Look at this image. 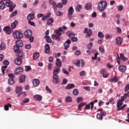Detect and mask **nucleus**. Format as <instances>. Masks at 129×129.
I'll return each instance as SVG.
<instances>
[{"label": "nucleus", "instance_id": "nucleus-3", "mask_svg": "<svg viewBox=\"0 0 129 129\" xmlns=\"http://www.w3.org/2000/svg\"><path fill=\"white\" fill-rule=\"evenodd\" d=\"M13 35L15 39H21L23 36V33L19 31H14Z\"/></svg>", "mask_w": 129, "mask_h": 129}, {"label": "nucleus", "instance_id": "nucleus-40", "mask_svg": "<svg viewBox=\"0 0 129 129\" xmlns=\"http://www.w3.org/2000/svg\"><path fill=\"white\" fill-rule=\"evenodd\" d=\"M129 97V91L127 92V93L124 94L123 96H122V98H123V100H124V99H126V97Z\"/></svg>", "mask_w": 129, "mask_h": 129}, {"label": "nucleus", "instance_id": "nucleus-60", "mask_svg": "<svg viewBox=\"0 0 129 129\" xmlns=\"http://www.w3.org/2000/svg\"><path fill=\"white\" fill-rule=\"evenodd\" d=\"M88 48L91 49L92 48V46H93V42H90V43L88 44Z\"/></svg>", "mask_w": 129, "mask_h": 129}, {"label": "nucleus", "instance_id": "nucleus-59", "mask_svg": "<svg viewBox=\"0 0 129 129\" xmlns=\"http://www.w3.org/2000/svg\"><path fill=\"white\" fill-rule=\"evenodd\" d=\"M52 5L53 7V9L54 10H56V8H57V3H56V2H54L53 3H52Z\"/></svg>", "mask_w": 129, "mask_h": 129}, {"label": "nucleus", "instance_id": "nucleus-17", "mask_svg": "<svg viewBox=\"0 0 129 129\" xmlns=\"http://www.w3.org/2000/svg\"><path fill=\"white\" fill-rule=\"evenodd\" d=\"M27 19L29 20V21H31V20H34L35 19V14L30 13L27 16Z\"/></svg>", "mask_w": 129, "mask_h": 129}, {"label": "nucleus", "instance_id": "nucleus-33", "mask_svg": "<svg viewBox=\"0 0 129 129\" xmlns=\"http://www.w3.org/2000/svg\"><path fill=\"white\" fill-rule=\"evenodd\" d=\"M14 49V51H15V52H16V53H17L19 51H21V50H20V46H19V45H15Z\"/></svg>", "mask_w": 129, "mask_h": 129}, {"label": "nucleus", "instance_id": "nucleus-16", "mask_svg": "<svg viewBox=\"0 0 129 129\" xmlns=\"http://www.w3.org/2000/svg\"><path fill=\"white\" fill-rule=\"evenodd\" d=\"M61 33H64V30H63V28L62 27H60L56 31V34H57L58 36H61Z\"/></svg>", "mask_w": 129, "mask_h": 129}, {"label": "nucleus", "instance_id": "nucleus-20", "mask_svg": "<svg viewBox=\"0 0 129 129\" xmlns=\"http://www.w3.org/2000/svg\"><path fill=\"white\" fill-rule=\"evenodd\" d=\"M45 50L44 52L46 54H48L50 52V45L49 44H45Z\"/></svg>", "mask_w": 129, "mask_h": 129}, {"label": "nucleus", "instance_id": "nucleus-62", "mask_svg": "<svg viewBox=\"0 0 129 129\" xmlns=\"http://www.w3.org/2000/svg\"><path fill=\"white\" fill-rule=\"evenodd\" d=\"M128 89H129V84H127L125 87L124 91L127 92L128 91Z\"/></svg>", "mask_w": 129, "mask_h": 129}, {"label": "nucleus", "instance_id": "nucleus-1", "mask_svg": "<svg viewBox=\"0 0 129 129\" xmlns=\"http://www.w3.org/2000/svg\"><path fill=\"white\" fill-rule=\"evenodd\" d=\"M107 7V3L105 1H100L98 4V8L100 12L104 11Z\"/></svg>", "mask_w": 129, "mask_h": 129}, {"label": "nucleus", "instance_id": "nucleus-34", "mask_svg": "<svg viewBox=\"0 0 129 129\" xmlns=\"http://www.w3.org/2000/svg\"><path fill=\"white\" fill-rule=\"evenodd\" d=\"M120 58L123 61H126L127 60V58L124 57V55L122 53H120Z\"/></svg>", "mask_w": 129, "mask_h": 129}, {"label": "nucleus", "instance_id": "nucleus-5", "mask_svg": "<svg viewBox=\"0 0 129 129\" xmlns=\"http://www.w3.org/2000/svg\"><path fill=\"white\" fill-rule=\"evenodd\" d=\"M73 13H74V9H73V7H71L68 11V17L70 20L72 18V15H73Z\"/></svg>", "mask_w": 129, "mask_h": 129}, {"label": "nucleus", "instance_id": "nucleus-51", "mask_svg": "<svg viewBox=\"0 0 129 129\" xmlns=\"http://www.w3.org/2000/svg\"><path fill=\"white\" fill-rule=\"evenodd\" d=\"M17 14H18L17 11H16L13 12L10 15L11 18H13V17H15V16H16L17 15Z\"/></svg>", "mask_w": 129, "mask_h": 129}, {"label": "nucleus", "instance_id": "nucleus-18", "mask_svg": "<svg viewBox=\"0 0 129 129\" xmlns=\"http://www.w3.org/2000/svg\"><path fill=\"white\" fill-rule=\"evenodd\" d=\"M34 98L35 99V100H36V101H41V100H42V96L40 95H35L34 96Z\"/></svg>", "mask_w": 129, "mask_h": 129}, {"label": "nucleus", "instance_id": "nucleus-22", "mask_svg": "<svg viewBox=\"0 0 129 129\" xmlns=\"http://www.w3.org/2000/svg\"><path fill=\"white\" fill-rule=\"evenodd\" d=\"M121 42H122V38L121 37H117L116 38V43L117 45H121Z\"/></svg>", "mask_w": 129, "mask_h": 129}, {"label": "nucleus", "instance_id": "nucleus-24", "mask_svg": "<svg viewBox=\"0 0 129 129\" xmlns=\"http://www.w3.org/2000/svg\"><path fill=\"white\" fill-rule=\"evenodd\" d=\"M16 44L19 47H23L24 44H23V41L22 40H19L16 41Z\"/></svg>", "mask_w": 129, "mask_h": 129}, {"label": "nucleus", "instance_id": "nucleus-10", "mask_svg": "<svg viewBox=\"0 0 129 129\" xmlns=\"http://www.w3.org/2000/svg\"><path fill=\"white\" fill-rule=\"evenodd\" d=\"M16 65H21L23 63V60L21 57H17L14 61Z\"/></svg>", "mask_w": 129, "mask_h": 129}, {"label": "nucleus", "instance_id": "nucleus-61", "mask_svg": "<svg viewBox=\"0 0 129 129\" xmlns=\"http://www.w3.org/2000/svg\"><path fill=\"white\" fill-rule=\"evenodd\" d=\"M28 23L29 24H30V25H31V26H33L34 27H35V23L31 21V20H29Z\"/></svg>", "mask_w": 129, "mask_h": 129}, {"label": "nucleus", "instance_id": "nucleus-38", "mask_svg": "<svg viewBox=\"0 0 129 129\" xmlns=\"http://www.w3.org/2000/svg\"><path fill=\"white\" fill-rule=\"evenodd\" d=\"M117 81H118V77L116 76L110 80V82H117Z\"/></svg>", "mask_w": 129, "mask_h": 129}, {"label": "nucleus", "instance_id": "nucleus-50", "mask_svg": "<svg viewBox=\"0 0 129 129\" xmlns=\"http://www.w3.org/2000/svg\"><path fill=\"white\" fill-rule=\"evenodd\" d=\"M45 89L47 92H48V93H52V90H51V89H50L48 86H46L45 87Z\"/></svg>", "mask_w": 129, "mask_h": 129}, {"label": "nucleus", "instance_id": "nucleus-46", "mask_svg": "<svg viewBox=\"0 0 129 129\" xmlns=\"http://www.w3.org/2000/svg\"><path fill=\"white\" fill-rule=\"evenodd\" d=\"M73 93L74 95H78L79 92H78V90L77 89H74L73 91Z\"/></svg>", "mask_w": 129, "mask_h": 129}, {"label": "nucleus", "instance_id": "nucleus-39", "mask_svg": "<svg viewBox=\"0 0 129 129\" xmlns=\"http://www.w3.org/2000/svg\"><path fill=\"white\" fill-rule=\"evenodd\" d=\"M81 9H82V6L80 5H78L76 8V12H80V10H81Z\"/></svg>", "mask_w": 129, "mask_h": 129}, {"label": "nucleus", "instance_id": "nucleus-54", "mask_svg": "<svg viewBox=\"0 0 129 129\" xmlns=\"http://www.w3.org/2000/svg\"><path fill=\"white\" fill-rule=\"evenodd\" d=\"M97 55H99V53L97 52L95 54V56L92 58V60H96L97 59Z\"/></svg>", "mask_w": 129, "mask_h": 129}, {"label": "nucleus", "instance_id": "nucleus-9", "mask_svg": "<svg viewBox=\"0 0 129 129\" xmlns=\"http://www.w3.org/2000/svg\"><path fill=\"white\" fill-rule=\"evenodd\" d=\"M52 79L53 84H58L59 83V76H53Z\"/></svg>", "mask_w": 129, "mask_h": 129}, {"label": "nucleus", "instance_id": "nucleus-25", "mask_svg": "<svg viewBox=\"0 0 129 129\" xmlns=\"http://www.w3.org/2000/svg\"><path fill=\"white\" fill-rule=\"evenodd\" d=\"M60 72V68H57L55 70H54L53 72V76H58L59 73Z\"/></svg>", "mask_w": 129, "mask_h": 129}, {"label": "nucleus", "instance_id": "nucleus-42", "mask_svg": "<svg viewBox=\"0 0 129 129\" xmlns=\"http://www.w3.org/2000/svg\"><path fill=\"white\" fill-rule=\"evenodd\" d=\"M7 68H8L7 66H4L2 67V71L3 75H5V74H6L5 71H6V69H7Z\"/></svg>", "mask_w": 129, "mask_h": 129}, {"label": "nucleus", "instance_id": "nucleus-44", "mask_svg": "<svg viewBox=\"0 0 129 129\" xmlns=\"http://www.w3.org/2000/svg\"><path fill=\"white\" fill-rule=\"evenodd\" d=\"M5 49H6V44L5 43H1L0 45V50H5Z\"/></svg>", "mask_w": 129, "mask_h": 129}, {"label": "nucleus", "instance_id": "nucleus-29", "mask_svg": "<svg viewBox=\"0 0 129 129\" xmlns=\"http://www.w3.org/2000/svg\"><path fill=\"white\" fill-rule=\"evenodd\" d=\"M6 8V4L5 2L0 1V9L1 10H4Z\"/></svg>", "mask_w": 129, "mask_h": 129}, {"label": "nucleus", "instance_id": "nucleus-36", "mask_svg": "<svg viewBox=\"0 0 129 129\" xmlns=\"http://www.w3.org/2000/svg\"><path fill=\"white\" fill-rule=\"evenodd\" d=\"M86 103L84 102H82L81 104H80L78 105V108L79 110H81V108L83 107V106H84V105H85Z\"/></svg>", "mask_w": 129, "mask_h": 129}, {"label": "nucleus", "instance_id": "nucleus-6", "mask_svg": "<svg viewBox=\"0 0 129 129\" xmlns=\"http://www.w3.org/2000/svg\"><path fill=\"white\" fill-rule=\"evenodd\" d=\"M84 34H87L86 37L87 38H89L92 35V30L91 29H88V28H85V31L84 32Z\"/></svg>", "mask_w": 129, "mask_h": 129}, {"label": "nucleus", "instance_id": "nucleus-45", "mask_svg": "<svg viewBox=\"0 0 129 129\" xmlns=\"http://www.w3.org/2000/svg\"><path fill=\"white\" fill-rule=\"evenodd\" d=\"M30 70H32V68L30 66H25V71L26 72H28V71H30Z\"/></svg>", "mask_w": 129, "mask_h": 129}, {"label": "nucleus", "instance_id": "nucleus-55", "mask_svg": "<svg viewBox=\"0 0 129 129\" xmlns=\"http://www.w3.org/2000/svg\"><path fill=\"white\" fill-rule=\"evenodd\" d=\"M118 11H122L123 10V7L122 5H120L117 7Z\"/></svg>", "mask_w": 129, "mask_h": 129}, {"label": "nucleus", "instance_id": "nucleus-2", "mask_svg": "<svg viewBox=\"0 0 129 129\" xmlns=\"http://www.w3.org/2000/svg\"><path fill=\"white\" fill-rule=\"evenodd\" d=\"M6 5L7 7H9V12L10 13H12L13 11H14V9L16 8V4H13V2L10 1V0H7Z\"/></svg>", "mask_w": 129, "mask_h": 129}, {"label": "nucleus", "instance_id": "nucleus-49", "mask_svg": "<svg viewBox=\"0 0 129 129\" xmlns=\"http://www.w3.org/2000/svg\"><path fill=\"white\" fill-rule=\"evenodd\" d=\"M69 37L71 38H74V37H75V34L74 33L70 32L69 33Z\"/></svg>", "mask_w": 129, "mask_h": 129}, {"label": "nucleus", "instance_id": "nucleus-57", "mask_svg": "<svg viewBox=\"0 0 129 129\" xmlns=\"http://www.w3.org/2000/svg\"><path fill=\"white\" fill-rule=\"evenodd\" d=\"M86 75V72H85V71H82L80 73V76H84V75Z\"/></svg>", "mask_w": 129, "mask_h": 129}, {"label": "nucleus", "instance_id": "nucleus-11", "mask_svg": "<svg viewBox=\"0 0 129 129\" xmlns=\"http://www.w3.org/2000/svg\"><path fill=\"white\" fill-rule=\"evenodd\" d=\"M124 101L122 97H121V99H119L117 103V107H120L122 105V102Z\"/></svg>", "mask_w": 129, "mask_h": 129}, {"label": "nucleus", "instance_id": "nucleus-12", "mask_svg": "<svg viewBox=\"0 0 129 129\" xmlns=\"http://www.w3.org/2000/svg\"><path fill=\"white\" fill-rule=\"evenodd\" d=\"M32 82L34 86L35 87L39 86L40 84V81L38 79H35L33 80Z\"/></svg>", "mask_w": 129, "mask_h": 129}, {"label": "nucleus", "instance_id": "nucleus-43", "mask_svg": "<svg viewBox=\"0 0 129 129\" xmlns=\"http://www.w3.org/2000/svg\"><path fill=\"white\" fill-rule=\"evenodd\" d=\"M98 36L99 37V38H104V35H103V33L101 32H98Z\"/></svg>", "mask_w": 129, "mask_h": 129}, {"label": "nucleus", "instance_id": "nucleus-58", "mask_svg": "<svg viewBox=\"0 0 129 129\" xmlns=\"http://www.w3.org/2000/svg\"><path fill=\"white\" fill-rule=\"evenodd\" d=\"M56 8H63V4L62 3H58L56 5Z\"/></svg>", "mask_w": 129, "mask_h": 129}, {"label": "nucleus", "instance_id": "nucleus-47", "mask_svg": "<svg viewBox=\"0 0 129 129\" xmlns=\"http://www.w3.org/2000/svg\"><path fill=\"white\" fill-rule=\"evenodd\" d=\"M66 102H70V101H72V98L70 96L67 97L66 98Z\"/></svg>", "mask_w": 129, "mask_h": 129}, {"label": "nucleus", "instance_id": "nucleus-41", "mask_svg": "<svg viewBox=\"0 0 129 129\" xmlns=\"http://www.w3.org/2000/svg\"><path fill=\"white\" fill-rule=\"evenodd\" d=\"M22 91V87H17L16 88V93H19V92H21Z\"/></svg>", "mask_w": 129, "mask_h": 129}, {"label": "nucleus", "instance_id": "nucleus-31", "mask_svg": "<svg viewBox=\"0 0 129 129\" xmlns=\"http://www.w3.org/2000/svg\"><path fill=\"white\" fill-rule=\"evenodd\" d=\"M25 78H26V76L23 75V76H21L20 77V79H19V81L21 83H23V82H25Z\"/></svg>", "mask_w": 129, "mask_h": 129}, {"label": "nucleus", "instance_id": "nucleus-8", "mask_svg": "<svg viewBox=\"0 0 129 129\" xmlns=\"http://www.w3.org/2000/svg\"><path fill=\"white\" fill-rule=\"evenodd\" d=\"M70 44H71V40H70V39H68L64 43L63 45L64 46V50H67L68 48H69Z\"/></svg>", "mask_w": 129, "mask_h": 129}, {"label": "nucleus", "instance_id": "nucleus-52", "mask_svg": "<svg viewBox=\"0 0 129 129\" xmlns=\"http://www.w3.org/2000/svg\"><path fill=\"white\" fill-rule=\"evenodd\" d=\"M97 118L101 120V119H102L103 118V117L101 114H98L97 115Z\"/></svg>", "mask_w": 129, "mask_h": 129}, {"label": "nucleus", "instance_id": "nucleus-15", "mask_svg": "<svg viewBox=\"0 0 129 129\" xmlns=\"http://www.w3.org/2000/svg\"><path fill=\"white\" fill-rule=\"evenodd\" d=\"M21 72H23V68L21 67L16 69L15 71V74L16 75H19Z\"/></svg>", "mask_w": 129, "mask_h": 129}, {"label": "nucleus", "instance_id": "nucleus-53", "mask_svg": "<svg viewBox=\"0 0 129 129\" xmlns=\"http://www.w3.org/2000/svg\"><path fill=\"white\" fill-rule=\"evenodd\" d=\"M62 72L64 74H66V75H68V74H69V72L67 71L65 69H62Z\"/></svg>", "mask_w": 129, "mask_h": 129}, {"label": "nucleus", "instance_id": "nucleus-19", "mask_svg": "<svg viewBox=\"0 0 129 129\" xmlns=\"http://www.w3.org/2000/svg\"><path fill=\"white\" fill-rule=\"evenodd\" d=\"M100 73L103 75L104 78H106V77L108 76V75H105L106 74V71L104 69H103L100 71Z\"/></svg>", "mask_w": 129, "mask_h": 129}, {"label": "nucleus", "instance_id": "nucleus-32", "mask_svg": "<svg viewBox=\"0 0 129 129\" xmlns=\"http://www.w3.org/2000/svg\"><path fill=\"white\" fill-rule=\"evenodd\" d=\"M40 56V54L39 52H35L33 54V59L34 60H36V59H37V58H39Z\"/></svg>", "mask_w": 129, "mask_h": 129}, {"label": "nucleus", "instance_id": "nucleus-4", "mask_svg": "<svg viewBox=\"0 0 129 129\" xmlns=\"http://www.w3.org/2000/svg\"><path fill=\"white\" fill-rule=\"evenodd\" d=\"M15 75L13 74H10L8 75V77H10L9 79V83L11 85H12V84H14L15 83V81H14V78H15Z\"/></svg>", "mask_w": 129, "mask_h": 129}, {"label": "nucleus", "instance_id": "nucleus-63", "mask_svg": "<svg viewBox=\"0 0 129 129\" xmlns=\"http://www.w3.org/2000/svg\"><path fill=\"white\" fill-rule=\"evenodd\" d=\"M80 60H78L77 61V62L75 63L76 66H78V67H79L80 66Z\"/></svg>", "mask_w": 129, "mask_h": 129}, {"label": "nucleus", "instance_id": "nucleus-27", "mask_svg": "<svg viewBox=\"0 0 129 129\" xmlns=\"http://www.w3.org/2000/svg\"><path fill=\"white\" fill-rule=\"evenodd\" d=\"M75 87V85L73 84H68L66 89H72V88H74Z\"/></svg>", "mask_w": 129, "mask_h": 129}, {"label": "nucleus", "instance_id": "nucleus-28", "mask_svg": "<svg viewBox=\"0 0 129 129\" xmlns=\"http://www.w3.org/2000/svg\"><path fill=\"white\" fill-rule=\"evenodd\" d=\"M55 63L56 66H58V67H61V66H62V61H61L59 58L56 59Z\"/></svg>", "mask_w": 129, "mask_h": 129}, {"label": "nucleus", "instance_id": "nucleus-23", "mask_svg": "<svg viewBox=\"0 0 129 129\" xmlns=\"http://www.w3.org/2000/svg\"><path fill=\"white\" fill-rule=\"evenodd\" d=\"M53 23H54V19L52 18H50L47 19V24L48 25L53 26Z\"/></svg>", "mask_w": 129, "mask_h": 129}, {"label": "nucleus", "instance_id": "nucleus-30", "mask_svg": "<svg viewBox=\"0 0 129 129\" xmlns=\"http://www.w3.org/2000/svg\"><path fill=\"white\" fill-rule=\"evenodd\" d=\"M51 37L52 39H54V40H56L57 41H60V40H61V37L56 35H52Z\"/></svg>", "mask_w": 129, "mask_h": 129}, {"label": "nucleus", "instance_id": "nucleus-7", "mask_svg": "<svg viewBox=\"0 0 129 129\" xmlns=\"http://www.w3.org/2000/svg\"><path fill=\"white\" fill-rule=\"evenodd\" d=\"M24 35L26 38H31L33 35V32L31 31V30H27L25 32Z\"/></svg>", "mask_w": 129, "mask_h": 129}, {"label": "nucleus", "instance_id": "nucleus-26", "mask_svg": "<svg viewBox=\"0 0 129 129\" xmlns=\"http://www.w3.org/2000/svg\"><path fill=\"white\" fill-rule=\"evenodd\" d=\"M91 7H92V4H91V3H87L85 5V9L87 11H88L89 10H90V9L91 8Z\"/></svg>", "mask_w": 129, "mask_h": 129}, {"label": "nucleus", "instance_id": "nucleus-13", "mask_svg": "<svg viewBox=\"0 0 129 129\" xmlns=\"http://www.w3.org/2000/svg\"><path fill=\"white\" fill-rule=\"evenodd\" d=\"M17 57L19 58H23L25 56V54H24V52H23V50H20L19 51L17 52Z\"/></svg>", "mask_w": 129, "mask_h": 129}, {"label": "nucleus", "instance_id": "nucleus-14", "mask_svg": "<svg viewBox=\"0 0 129 129\" xmlns=\"http://www.w3.org/2000/svg\"><path fill=\"white\" fill-rule=\"evenodd\" d=\"M3 30L4 32H6L7 34H12L13 30L12 29H10L9 27H5L4 28Z\"/></svg>", "mask_w": 129, "mask_h": 129}, {"label": "nucleus", "instance_id": "nucleus-48", "mask_svg": "<svg viewBox=\"0 0 129 129\" xmlns=\"http://www.w3.org/2000/svg\"><path fill=\"white\" fill-rule=\"evenodd\" d=\"M77 101L78 102V103L81 101H83V98H82V97H78L77 99Z\"/></svg>", "mask_w": 129, "mask_h": 129}, {"label": "nucleus", "instance_id": "nucleus-35", "mask_svg": "<svg viewBox=\"0 0 129 129\" xmlns=\"http://www.w3.org/2000/svg\"><path fill=\"white\" fill-rule=\"evenodd\" d=\"M44 39H46V41L47 43H52V40L49 36H44Z\"/></svg>", "mask_w": 129, "mask_h": 129}, {"label": "nucleus", "instance_id": "nucleus-37", "mask_svg": "<svg viewBox=\"0 0 129 129\" xmlns=\"http://www.w3.org/2000/svg\"><path fill=\"white\" fill-rule=\"evenodd\" d=\"M18 22L17 20L15 21L14 23H12L11 24L12 28L15 29V28H16V26L17 24H18Z\"/></svg>", "mask_w": 129, "mask_h": 129}, {"label": "nucleus", "instance_id": "nucleus-21", "mask_svg": "<svg viewBox=\"0 0 129 129\" xmlns=\"http://www.w3.org/2000/svg\"><path fill=\"white\" fill-rule=\"evenodd\" d=\"M118 69L120 72L124 73L125 71H126V67L120 66Z\"/></svg>", "mask_w": 129, "mask_h": 129}, {"label": "nucleus", "instance_id": "nucleus-64", "mask_svg": "<svg viewBox=\"0 0 129 129\" xmlns=\"http://www.w3.org/2000/svg\"><path fill=\"white\" fill-rule=\"evenodd\" d=\"M67 82H68L67 79H63L61 84L62 85H64V84H66V83H67Z\"/></svg>", "mask_w": 129, "mask_h": 129}, {"label": "nucleus", "instance_id": "nucleus-56", "mask_svg": "<svg viewBox=\"0 0 129 129\" xmlns=\"http://www.w3.org/2000/svg\"><path fill=\"white\" fill-rule=\"evenodd\" d=\"M71 40L72 41V42H77V41H78V39L77 37H72Z\"/></svg>", "mask_w": 129, "mask_h": 129}]
</instances>
